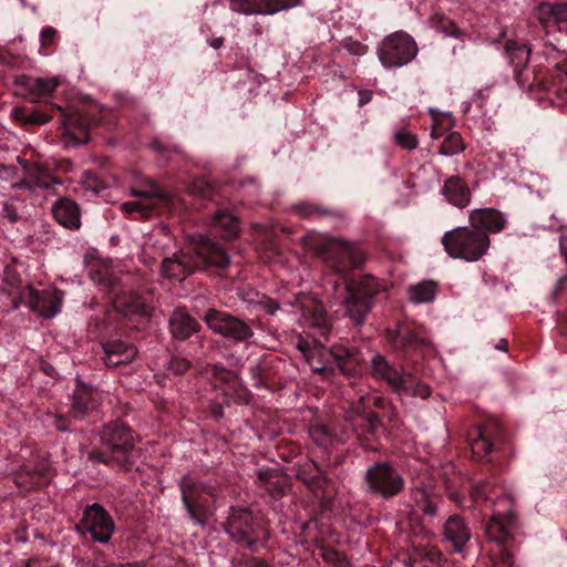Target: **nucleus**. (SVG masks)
Masks as SVG:
<instances>
[{"instance_id": "obj_61", "label": "nucleus", "mask_w": 567, "mask_h": 567, "mask_svg": "<svg viewBox=\"0 0 567 567\" xmlns=\"http://www.w3.org/2000/svg\"><path fill=\"white\" fill-rule=\"evenodd\" d=\"M247 567H270L265 560L254 558L247 563Z\"/></svg>"}, {"instance_id": "obj_27", "label": "nucleus", "mask_w": 567, "mask_h": 567, "mask_svg": "<svg viewBox=\"0 0 567 567\" xmlns=\"http://www.w3.org/2000/svg\"><path fill=\"white\" fill-rule=\"evenodd\" d=\"M52 214L56 223L70 230L81 227V210L73 199L62 197L52 205Z\"/></svg>"}, {"instance_id": "obj_49", "label": "nucleus", "mask_w": 567, "mask_h": 567, "mask_svg": "<svg viewBox=\"0 0 567 567\" xmlns=\"http://www.w3.org/2000/svg\"><path fill=\"white\" fill-rule=\"evenodd\" d=\"M341 45L352 55L361 56L368 52V47L358 40L352 38H346L342 40Z\"/></svg>"}, {"instance_id": "obj_4", "label": "nucleus", "mask_w": 567, "mask_h": 567, "mask_svg": "<svg viewBox=\"0 0 567 567\" xmlns=\"http://www.w3.org/2000/svg\"><path fill=\"white\" fill-rule=\"evenodd\" d=\"M471 499L476 504L491 502L492 515L485 525L487 539L495 544L508 543L517 525L514 497L491 481H483L472 487Z\"/></svg>"}, {"instance_id": "obj_33", "label": "nucleus", "mask_w": 567, "mask_h": 567, "mask_svg": "<svg viewBox=\"0 0 567 567\" xmlns=\"http://www.w3.org/2000/svg\"><path fill=\"white\" fill-rule=\"evenodd\" d=\"M302 311L306 321L318 330L319 336L327 339L330 333V323L322 303L312 301L311 305L303 306Z\"/></svg>"}, {"instance_id": "obj_30", "label": "nucleus", "mask_w": 567, "mask_h": 567, "mask_svg": "<svg viewBox=\"0 0 567 567\" xmlns=\"http://www.w3.org/2000/svg\"><path fill=\"white\" fill-rule=\"evenodd\" d=\"M441 194L451 205L457 208L468 206L472 196L466 182L457 175L445 179Z\"/></svg>"}, {"instance_id": "obj_26", "label": "nucleus", "mask_w": 567, "mask_h": 567, "mask_svg": "<svg viewBox=\"0 0 567 567\" xmlns=\"http://www.w3.org/2000/svg\"><path fill=\"white\" fill-rule=\"evenodd\" d=\"M168 327L173 339L177 341H185L200 330L199 322L181 307L172 312Z\"/></svg>"}, {"instance_id": "obj_22", "label": "nucleus", "mask_w": 567, "mask_h": 567, "mask_svg": "<svg viewBox=\"0 0 567 567\" xmlns=\"http://www.w3.org/2000/svg\"><path fill=\"white\" fill-rule=\"evenodd\" d=\"M297 477L317 495L330 497L333 493L332 480L315 462L302 465L298 470Z\"/></svg>"}, {"instance_id": "obj_38", "label": "nucleus", "mask_w": 567, "mask_h": 567, "mask_svg": "<svg viewBox=\"0 0 567 567\" xmlns=\"http://www.w3.org/2000/svg\"><path fill=\"white\" fill-rule=\"evenodd\" d=\"M23 206V199L19 196H11L1 203L0 219L7 220L9 224H17L22 219L20 213Z\"/></svg>"}, {"instance_id": "obj_13", "label": "nucleus", "mask_w": 567, "mask_h": 567, "mask_svg": "<svg viewBox=\"0 0 567 567\" xmlns=\"http://www.w3.org/2000/svg\"><path fill=\"white\" fill-rule=\"evenodd\" d=\"M99 285L113 295V306L124 317H150L154 310L152 303L138 293L124 289L115 277L105 274L99 278Z\"/></svg>"}, {"instance_id": "obj_3", "label": "nucleus", "mask_w": 567, "mask_h": 567, "mask_svg": "<svg viewBox=\"0 0 567 567\" xmlns=\"http://www.w3.org/2000/svg\"><path fill=\"white\" fill-rule=\"evenodd\" d=\"M101 447L87 453L92 462L102 463L118 471H132L141 457L136 436L124 423L115 421L103 426L100 432Z\"/></svg>"}, {"instance_id": "obj_54", "label": "nucleus", "mask_w": 567, "mask_h": 567, "mask_svg": "<svg viewBox=\"0 0 567 567\" xmlns=\"http://www.w3.org/2000/svg\"><path fill=\"white\" fill-rule=\"evenodd\" d=\"M315 343H320V341L313 340L309 341L302 337H299L297 340V349L303 354V357H308L315 350Z\"/></svg>"}, {"instance_id": "obj_28", "label": "nucleus", "mask_w": 567, "mask_h": 567, "mask_svg": "<svg viewBox=\"0 0 567 567\" xmlns=\"http://www.w3.org/2000/svg\"><path fill=\"white\" fill-rule=\"evenodd\" d=\"M104 362L110 368L131 363L136 357V349L122 340L107 341L103 344Z\"/></svg>"}, {"instance_id": "obj_42", "label": "nucleus", "mask_w": 567, "mask_h": 567, "mask_svg": "<svg viewBox=\"0 0 567 567\" xmlns=\"http://www.w3.org/2000/svg\"><path fill=\"white\" fill-rule=\"evenodd\" d=\"M130 194L135 197L158 198L165 203L169 202V194L159 188L153 181H146L142 189L131 188Z\"/></svg>"}, {"instance_id": "obj_25", "label": "nucleus", "mask_w": 567, "mask_h": 567, "mask_svg": "<svg viewBox=\"0 0 567 567\" xmlns=\"http://www.w3.org/2000/svg\"><path fill=\"white\" fill-rule=\"evenodd\" d=\"M471 539V530L464 519L457 515L447 518L443 526V540L450 544L454 553H463Z\"/></svg>"}, {"instance_id": "obj_35", "label": "nucleus", "mask_w": 567, "mask_h": 567, "mask_svg": "<svg viewBox=\"0 0 567 567\" xmlns=\"http://www.w3.org/2000/svg\"><path fill=\"white\" fill-rule=\"evenodd\" d=\"M213 226L217 231H224L221 236L227 240L234 239L239 231L237 218L225 210L215 213L213 216Z\"/></svg>"}, {"instance_id": "obj_59", "label": "nucleus", "mask_w": 567, "mask_h": 567, "mask_svg": "<svg viewBox=\"0 0 567 567\" xmlns=\"http://www.w3.org/2000/svg\"><path fill=\"white\" fill-rule=\"evenodd\" d=\"M54 425L61 432H65L70 426L68 419L63 415H58L55 417Z\"/></svg>"}, {"instance_id": "obj_43", "label": "nucleus", "mask_w": 567, "mask_h": 567, "mask_svg": "<svg viewBox=\"0 0 567 567\" xmlns=\"http://www.w3.org/2000/svg\"><path fill=\"white\" fill-rule=\"evenodd\" d=\"M309 436L318 446L328 447L334 440V434L323 424H315L309 427Z\"/></svg>"}, {"instance_id": "obj_2", "label": "nucleus", "mask_w": 567, "mask_h": 567, "mask_svg": "<svg viewBox=\"0 0 567 567\" xmlns=\"http://www.w3.org/2000/svg\"><path fill=\"white\" fill-rule=\"evenodd\" d=\"M229 265L230 257L227 251L219 244L198 234L192 237L187 247L162 261L161 274L165 278L182 281L197 269H225Z\"/></svg>"}, {"instance_id": "obj_37", "label": "nucleus", "mask_w": 567, "mask_h": 567, "mask_svg": "<svg viewBox=\"0 0 567 567\" xmlns=\"http://www.w3.org/2000/svg\"><path fill=\"white\" fill-rule=\"evenodd\" d=\"M11 117L22 125H43L51 120L49 115L39 110L33 109L31 112H28V110L22 106L13 107Z\"/></svg>"}, {"instance_id": "obj_32", "label": "nucleus", "mask_w": 567, "mask_h": 567, "mask_svg": "<svg viewBox=\"0 0 567 567\" xmlns=\"http://www.w3.org/2000/svg\"><path fill=\"white\" fill-rule=\"evenodd\" d=\"M538 19L542 25L547 30L550 27H558L567 22L566 2H543L538 6Z\"/></svg>"}, {"instance_id": "obj_9", "label": "nucleus", "mask_w": 567, "mask_h": 567, "mask_svg": "<svg viewBox=\"0 0 567 567\" xmlns=\"http://www.w3.org/2000/svg\"><path fill=\"white\" fill-rule=\"evenodd\" d=\"M225 530L236 544L254 553L265 547L269 538V532L262 518L247 508L231 507Z\"/></svg>"}, {"instance_id": "obj_47", "label": "nucleus", "mask_w": 567, "mask_h": 567, "mask_svg": "<svg viewBox=\"0 0 567 567\" xmlns=\"http://www.w3.org/2000/svg\"><path fill=\"white\" fill-rule=\"evenodd\" d=\"M192 367L190 361L182 357H172L166 365L168 373L173 375H182Z\"/></svg>"}, {"instance_id": "obj_17", "label": "nucleus", "mask_w": 567, "mask_h": 567, "mask_svg": "<svg viewBox=\"0 0 567 567\" xmlns=\"http://www.w3.org/2000/svg\"><path fill=\"white\" fill-rule=\"evenodd\" d=\"M114 529L115 525L111 515L97 503L85 506L83 516L76 525L78 532L101 544L110 542Z\"/></svg>"}, {"instance_id": "obj_50", "label": "nucleus", "mask_w": 567, "mask_h": 567, "mask_svg": "<svg viewBox=\"0 0 567 567\" xmlns=\"http://www.w3.org/2000/svg\"><path fill=\"white\" fill-rule=\"evenodd\" d=\"M189 193L196 197L206 198L213 193V188L205 179H196L189 187Z\"/></svg>"}, {"instance_id": "obj_1", "label": "nucleus", "mask_w": 567, "mask_h": 567, "mask_svg": "<svg viewBox=\"0 0 567 567\" xmlns=\"http://www.w3.org/2000/svg\"><path fill=\"white\" fill-rule=\"evenodd\" d=\"M317 257L346 280L342 301L344 316L355 326H362L375 306V297L382 291L381 282L371 275L348 279V275L361 268L365 252L354 243L342 238H326L312 247Z\"/></svg>"}, {"instance_id": "obj_8", "label": "nucleus", "mask_w": 567, "mask_h": 567, "mask_svg": "<svg viewBox=\"0 0 567 567\" xmlns=\"http://www.w3.org/2000/svg\"><path fill=\"white\" fill-rule=\"evenodd\" d=\"M441 244L451 258L475 262L487 254L491 239L486 231L470 225L458 226L444 233Z\"/></svg>"}, {"instance_id": "obj_18", "label": "nucleus", "mask_w": 567, "mask_h": 567, "mask_svg": "<svg viewBox=\"0 0 567 567\" xmlns=\"http://www.w3.org/2000/svg\"><path fill=\"white\" fill-rule=\"evenodd\" d=\"M63 296L64 292L58 289L40 291L29 287L22 293V299L32 311L38 312L43 318L50 319L60 312Z\"/></svg>"}, {"instance_id": "obj_51", "label": "nucleus", "mask_w": 567, "mask_h": 567, "mask_svg": "<svg viewBox=\"0 0 567 567\" xmlns=\"http://www.w3.org/2000/svg\"><path fill=\"white\" fill-rule=\"evenodd\" d=\"M363 422L364 423L362 424V426L364 427V431L371 435L377 433L378 430L381 427L380 416L375 412L367 413L365 416L363 417Z\"/></svg>"}, {"instance_id": "obj_21", "label": "nucleus", "mask_w": 567, "mask_h": 567, "mask_svg": "<svg viewBox=\"0 0 567 567\" xmlns=\"http://www.w3.org/2000/svg\"><path fill=\"white\" fill-rule=\"evenodd\" d=\"M234 11L245 14H275L302 4V0H229Z\"/></svg>"}, {"instance_id": "obj_56", "label": "nucleus", "mask_w": 567, "mask_h": 567, "mask_svg": "<svg viewBox=\"0 0 567 567\" xmlns=\"http://www.w3.org/2000/svg\"><path fill=\"white\" fill-rule=\"evenodd\" d=\"M545 49L543 51V54L547 58V59H557L561 55V50L558 48V45L551 43L548 39L545 40Z\"/></svg>"}, {"instance_id": "obj_29", "label": "nucleus", "mask_w": 567, "mask_h": 567, "mask_svg": "<svg viewBox=\"0 0 567 567\" xmlns=\"http://www.w3.org/2000/svg\"><path fill=\"white\" fill-rule=\"evenodd\" d=\"M17 83L29 93L31 102H38L40 99L50 96L59 86L60 81L56 78L21 75Z\"/></svg>"}, {"instance_id": "obj_10", "label": "nucleus", "mask_w": 567, "mask_h": 567, "mask_svg": "<svg viewBox=\"0 0 567 567\" xmlns=\"http://www.w3.org/2000/svg\"><path fill=\"white\" fill-rule=\"evenodd\" d=\"M182 502L188 517L198 526H205L214 514L215 489L192 475H184L178 483Z\"/></svg>"}, {"instance_id": "obj_15", "label": "nucleus", "mask_w": 567, "mask_h": 567, "mask_svg": "<svg viewBox=\"0 0 567 567\" xmlns=\"http://www.w3.org/2000/svg\"><path fill=\"white\" fill-rule=\"evenodd\" d=\"M417 54L415 41L406 33L388 35L378 48V56L384 68H401Z\"/></svg>"}, {"instance_id": "obj_36", "label": "nucleus", "mask_w": 567, "mask_h": 567, "mask_svg": "<svg viewBox=\"0 0 567 567\" xmlns=\"http://www.w3.org/2000/svg\"><path fill=\"white\" fill-rule=\"evenodd\" d=\"M48 475V468H30L24 465L21 470L16 474L14 483L24 488V489H33L37 488L41 484V480Z\"/></svg>"}, {"instance_id": "obj_46", "label": "nucleus", "mask_w": 567, "mask_h": 567, "mask_svg": "<svg viewBox=\"0 0 567 567\" xmlns=\"http://www.w3.org/2000/svg\"><path fill=\"white\" fill-rule=\"evenodd\" d=\"M394 141L401 147L412 151L417 147V138L406 130H400L394 133Z\"/></svg>"}, {"instance_id": "obj_41", "label": "nucleus", "mask_w": 567, "mask_h": 567, "mask_svg": "<svg viewBox=\"0 0 567 567\" xmlns=\"http://www.w3.org/2000/svg\"><path fill=\"white\" fill-rule=\"evenodd\" d=\"M293 212L300 216L301 218H312V217H322V216H336L337 213L326 208L318 204L311 203H299L293 206Z\"/></svg>"}, {"instance_id": "obj_6", "label": "nucleus", "mask_w": 567, "mask_h": 567, "mask_svg": "<svg viewBox=\"0 0 567 567\" xmlns=\"http://www.w3.org/2000/svg\"><path fill=\"white\" fill-rule=\"evenodd\" d=\"M504 49L513 66L516 81L520 86L540 85L544 90L555 93L560 99H567V60L557 62L546 78L534 75L533 82L529 83L526 66L532 52L530 48L515 40H509Z\"/></svg>"}, {"instance_id": "obj_60", "label": "nucleus", "mask_w": 567, "mask_h": 567, "mask_svg": "<svg viewBox=\"0 0 567 567\" xmlns=\"http://www.w3.org/2000/svg\"><path fill=\"white\" fill-rule=\"evenodd\" d=\"M151 147L158 152V153H164L167 151V147L159 141L155 140L151 143Z\"/></svg>"}, {"instance_id": "obj_14", "label": "nucleus", "mask_w": 567, "mask_h": 567, "mask_svg": "<svg viewBox=\"0 0 567 567\" xmlns=\"http://www.w3.org/2000/svg\"><path fill=\"white\" fill-rule=\"evenodd\" d=\"M203 319L214 333L231 340L234 343L248 346L255 336L254 329L248 322L226 311L208 309Z\"/></svg>"}, {"instance_id": "obj_7", "label": "nucleus", "mask_w": 567, "mask_h": 567, "mask_svg": "<svg viewBox=\"0 0 567 567\" xmlns=\"http://www.w3.org/2000/svg\"><path fill=\"white\" fill-rule=\"evenodd\" d=\"M370 374L375 381L385 383L391 392L399 396L425 400L432 394L429 384L380 353H375L370 360Z\"/></svg>"}, {"instance_id": "obj_45", "label": "nucleus", "mask_w": 567, "mask_h": 567, "mask_svg": "<svg viewBox=\"0 0 567 567\" xmlns=\"http://www.w3.org/2000/svg\"><path fill=\"white\" fill-rule=\"evenodd\" d=\"M514 539V535L512 534V538L506 544H497L501 547L498 558L492 559V567H513V556L508 550V547Z\"/></svg>"}, {"instance_id": "obj_63", "label": "nucleus", "mask_w": 567, "mask_h": 567, "mask_svg": "<svg viewBox=\"0 0 567 567\" xmlns=\"http://www.w3.org/2000/svg\"><path fill=\"white\" fill-rule=\"evenodd\" d=\"M371 100V92L361 91L359 105L362 106Z\"/></svg>"}, {"instance_id": "obj_5", "label": "nucleus", "mask_w": 567, "mask_h": 567, "mask_svg": "<svg viewBox=\"0 0 567 567\" xmlns=\"http://www.w3.org/2000/svg\"><path fill=\"white\" fill-rule=\"evenodd\" d=\"M305 359L315 373L327 380L334 375L336 370L347 378H354L364 363V355L355 346L334 344L326 349L321 342L315 343V350Z\"/></svg>"}, {"instance_id": "obj_40", "label": "nucleus", "mask_w": 567, "mask_h": 567, "mask_svg": "<svg viewBox=\"0 0 567 567\" xmlns=\"http://www.w3.org/2000/svg\"><path fill=\"white\" fill-rule=\"evenodd\" d=\"M493 449V443L488 437L486 429H477L475 437L471 440V450L474 456L481 458L486 456Z\"/></svg>"}, {"instance_id": "obj_19", "label": "nucleus", "mask_w": 567, "mask_h": 567, "mask_svg": "<svg viewBox=\"0 0 567 567\" xmlns=\"http://www.w3.org/2000/svg\"><path fill=\"white\" fill-rule=\"evenodd\" d=\"M62 125V142L66 147L79 146L89 142L92 118L87 115L79 111L63 113Z\"/></svg>"}, {"instance_id": "obj_52", "label": "nucleus", "mask_w": 567, "mask_h": 567, "mask_svg": "<svg viewBox=\"0 0 567 567\" xmlns=\"http://www.w3.org/2000/svg\"><path fill=\"white\" fill-rule=\"evenodd\" d=\"M322 557L327 563H331L337 567H344L348 564L346 557L333 548H323Z\"/></svg>"}, {"instance_id": "obj_16", "label": "nucleus", "mask_w": 567, "mask_h": 567, "mask_svg": "<svg viewBox=\"0 0 567 567\" xmlns=\"http://www.w3.org/2000/svg\"><path fill=\"white\" fill-rule=\"evenodd\" d=\"M23 177L20 182L12 184L13 188L25 189L34 200L41 205L49 196L55 195V186L61 185V181L54 177L48 168L33 163L23 164Z\"/></svg>"}, {"instance_id": "obj_57", "label": "nucleus", "mask_w": 567, "mask_h": 567, "mask_svg": "<svg viewBox=\"0 0 567 567\" xmlns=\"http://www.w3.org/2000/svg\"><path fill=\"white\" fill-rule=\"evenodd\" d=\"M260 302L269 315H274L279 309V305L272 299L264 297Z\"/></svg>"}, {"instance_id": "obj_58", "label": "nucleus", "mask_w": 567, "mask_h": 567, "mask_svg": "<svg viewBox=\"0 0 567 567\" xmlns=\"http://www.w3.org/2000/svg\"><path fill=\"white\" fill-rule=\"evenodd\" d=\"M210 415L215 420H219L224 416V408L220 403H212L210 404Z\"/></svg>"}, {"instance_id": "obj_11", "label": "nucleus", "mask_w": 567, "mask_h": 567, "mask_svg": "<svg viewBox=\"0 0 567 567\" xmlns=\"http://www.w3.org/2000/svg\"><path fill=\"white\" fill-rule=\"evenodd\" d=\"M385 339L405 360L416 361L433 352V344L425 332L404 323H398L393 329L388 328Z\"/></svg>"}, {"instance_id": "obj_12", "label": "nucleus", "mask_w": 567, "mask_h": 567, "mask_svg": "<svg viewBox=\"0 0 567 567\" xmlns=\"http://www.w3.org/2000/svg\"><path fill=\"white\" fill-rule=\"evenodd\" d=\"M367 491L383 499L398 496L405 486V481L400 471L390 462H377L364 474Z\"/></svg>"}, {"instance_id": "obj_31", "label": "nucleus", "mask_w": 567, "mask_h": 567, "mask_svg": "<svg viewBox=\"0 0 567 567\" xmlns=\"http://www.w3.org/2000/svg\"><path fill=\"white\" fill-rule=\"evenodd\" d=\"M443 564V556L435 547L412 545L409 551L410 567H442Z\"/></svg>"}, {"instance_id": "obj_55", "label": "nucleus", "mask_w": 567, "mask_h": 567, "mask_svg": "<svg viewBox=\"0 0 567 567\" xmlns=\"http://www.w3.org/2000/svg\"><path fill=\"white\" fill-rule=\"evenodd\" d=\"M40 37L42 47H49L55 40L56 30L52 27H45L44 29H42Z\"/></svg>"}, {"instance_id": "obj_62", "label": "nucleus", "mask_w": 567, "mask_h": 567, "mask_svg": "<svg viewBox=\"0 0 567 567\" xmlns=\"http://www.w3.org/2000/svg\"><path fill=\"white\" fill-rule=\"evenodd\" d=\"M225 39L223 37H217L209 40V45L214 49H219L224 45Z\"/></svg>"}, {"instance_id": "obj_24", "label": "nucleus", "mask_w": 567, "mask_h": 567, "mask_svg": "<svg viewBox=\"0 0 567 567\" xmlns=\"http://www.w3.org/2000/svg\"><path fill=\"white\" fill-rule=\"evenodd\" d=\"M411 499L424 516L433 518L437 515L443 498L435 487L431 485H417L411 489Z\"/></svg>"}, {"instance_id": "obj_34", "label": "nucleus", "mask_w": 567, "mask_h": 567, "mask_svg": "<svg viewBox=\"0 0 567 567\" xmlns=\"http://www.w3.org/2000/svg\"><path fill=\"white\" fill-rule=\"evenodd\" d=\"M94 409L91 391L83 385H78L72 396L70 414L74 419H83L90 410Z\"/></svg>"}, {"instance_id": "obj_39", "label": "nucleus", "mask_w": 567, "mask_h": 567, "mask_svg": "<svg viewBox=\"0 0 567 567\" xmlns=\"http://www.w3.org/2000/svg\"><path fill=\"white\" fill-rule=\"evenodd\" d=\"M409 296L415 303L431 302L435 296V286L432 281L420 282L410 287Z\"/></svg>"}, {"instance_id": "obj_53", "label": "nucleus", "mask_w": 567, "mask_h": 567, "mask_svg": "<svg viewBox=\"0 0 567 567\" xmlns=\"http://www.w3.org/2000/svg\"><path fill=\"white\" fill-rule=\"evenodd\" d=\"M436 29L441 30L444 34L451 37H458L461 34V30L456 27V24L445 18H440L436 22Z\"/></svg>"}, {"instance_id": "obj_20", "label": "nucleus", "mask_w": 567, "mask_h": 567, "mask_svg": "<svg viewBox=\"0 0 567 567\" xmlns=\"http://www.w3.org/2000/svg\"><path fill=\"white\" fill-rule=\"evenodd\" d=\"M284 367L285 361L279 357L268 355L260 359L255 365L249 368L252 385L258 389H272Z\"/></svg>"}, {"instance_id": "obj_64", "label": "nucleus", "mask_w": 567, "mask_h": 567, "mask_svg": "<svg viewBox=\"0 0 567 567\" xmlns=\"http://www.w3.org/2000/svg\"><path fill=\"white\" fill-rule=\"evenodd\" d=\"M567 285V275H564L561 276L558 281H557V285L555 287V292H558L560 289H563L565 286Z\"/></svg>"}, {"instance_id": "obj_44", "label": "nucleus", "mask_w": 567, "mask_h": 567, "mask_svg": "<svg viewBox=\"0 0 567 567\" xmlns=\"http://www.w3.org/2000/svg\"><path fill=\"white\" fill-rule=\"evenodd\" d=\"M465 148L462 136L453 132L449 134L442 142L439 153L444 156H452L463 152Z\"/></svg>"}, {"instance_id": "obj_23", "label": "nucleus", "mask_w": 567, "mask_h": 567, "mask_svg": "<svg viewBox=\"0 0 567 567\" xmlns=\"http://www.w3.org/2000/svg\"><path fill=\"white\" fill-rule=\"evenodd\" d=\"M468 223L489 236V234L501 233L506 227L507 220L504 214L495 208H476L468 213Z\"/></svg>"}, {"instance_id": "obj_48", "label": "nucleus", "mask_w": 567, "mask_h": 567, "mask_svg": "<svg viewBox=\"0 0 567 567\" xmlns=\"http://www.w3.org/2000/svg\"><path fill=\"white\" fill-rule=\"evenodd\" d=\"M121 209L126 215L138 214L142 218H146L152 213V207L147 205H142L138 202H126L121 205Z\"/></svg>"}]
</instances>
